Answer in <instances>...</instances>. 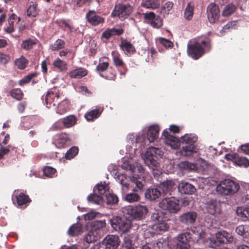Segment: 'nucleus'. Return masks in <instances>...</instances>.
I'll return each instance as SVG.
<instances>
[{"instance_id":"bf43d9fd","label":"nucleus","mask_w":249,"mask_h":249,"mask_svg":"<svg viewBox=\"0 0 249 249\" xmlns=\"http://www.w3.org/2000/svg\"><path fill=\"white\" fill-rule=\"evenodd\" d=\"M121 166L122 169L126 170H128L131 172L132 170H134V165L131 164L130 161H128L125 160H123V162L122 163Z\"/></svg>"},{"instance_id":"a878e982","label":"nucleus","mask_w":249,"mask_h":249,"mask_svg":"<svg viewBox=\"0 0 249 249\" xmlns=\"http://www.w3.org/2000/svg\"><path fill=\"white\" fill-rule=\"evenodd\" d=\"M174 186L175 183L173 180L167 179L160 183L158 188L162 194L166 195L169 193L170 194V192L172 191Z\"/></svg>"},{"instance_id":"f704fd0d","label":"nucleus","mask_w":249,"mask_h":249,"mask_svg":"<svg viewBox=\"0 0 249 249\" xmlns=\"http://www.w3.org/2000/svg\"><path fill=\"white\" fill-rule=\"evenodd\" d=\"M120 47L123 51L126 52L125 53L127 54L133 53L135 51L133 45L127 41L122 42L120 44Z\"/></svg>"},{"instance_id":"8fccbe9b","label":"nucleus","mask_w":249,"mask_h":249,"mask_svg":"<svg viewBox=\"0 0 249 249\" xmlns=\"http://www.w3.org/2000/svg\"><path fill=\"white\" fill-rule=\"evenodd\" d=\"M78 153V148L77 147L73 146L70 148L65 154V158L68 160H71L74 158Z\"/></svg>"},{"instance_id":"ddd939ff","label":"nucleus","mask_w":249,"mask_h":249,"mask_svg":"<svg viewBox=\"0 0 249 249\" xmlns=\"http://www.w3.org/2000/svg\"><path fill=\"white\" fill-rule=\"evenodd\" d=\"M132 11V8L130 5L118 3L115 6L111 16L117 17L120 19L124 20L128 17Z\"/></svg>"},{"instance_id":"dca6fc26","label":"nucleus","mask_w":249,"mask_h":249,"mask_svg":"<svg viewBox=\"0 0 249 249\" xmlns=\"http://www.w3.org/2000/svg\"><path fill=\"white\" fill-rule=\"evenodd\" d=\"M143 15L145 22L153 28H160L162 26L161 19L159 16H156L153 12L145 13Z\"/></svg>"},{"instance_id":"49530a36","label":"nucleus","mask_w":249,"mask_h":249,"mask_svg":"<svg viewBox=\"0 0 249 249\" xmlns=\"http://www.w3.org/2000/svg\"><path fill=\"white\" fill-rule=\"evenodd\" d=\"M236 9V7L233 4L230 3L225 6L222 11V15L225 17L230 16L233 13Z\"/></svg>"},{"instance_id":"338daca9","label":"nucleus","mask_w":249,"mask_h":249,"mask_svg":"<svg viewBox=\"0 0 249 249\" xmlns=\"http://www.w3.org/2000/svg\"><path fill=\"white\" fill-rule=\"evenodd\" d=\"M235 22H236L235 21L228 22L220 31L221 33L222 34L223 32H225L227 30L234 28Z\"/></svg>"},{"instance_id":"7c9ffc66","label":"nucleus","mask_w":249,"mask_h":249,"mask_svg":"<svg viewBox=\"0 0 249 249\" xmlns=\"http://www.w3.org/2000/svg\"><path fill=\"white\" fill-rule=\"evenodd\" d=\"M124 31L122 29H107L102 34V37L106 39L109 38L111 36L114 35H120L123 34Z\"/></svg>"},{"instance_id":"37998d69","label":"nucleus","mask_w":249,"mask_h":249,"mask_svg":"<svg viewBox=\"0 0 249 249\" xmlns=\"http://www.w3.org/2000/svg\"><path fill=\"white\" fill-rule=\"evenodd\" d=\"M53 66L57 69L59 71H63L67 70V63L60 59H57L53 63Z\"/></svg>"},{"instance_id":"f257e3e1","label":"nucleus","mask_w":249,"mask_h":249,"mask_svg":"<svg viewBox=\"0 0 249 249\" xmlns=\"http://www.w3.org/2000/svg\"><path fill=\"white\" fill-rule=\"evenodd\" d=\"M143 170L142 166L137 162L135 165H134V170L131 171L134 174L130 180H128L123 174L118 175L116 178L122 185L123 191H125L131 187L133 188L132 190L134 192H139L141 191L144 182L143 177H142Z\"/></svg>"},{"instance_id":"6e6d98bb","label":"nucleus","mask_w":249,"mask_h":249,"mask_svg":"<svg viewBox=\"0 0 249 249\" xmlns=\"http://www.w3.org/2000/svg\"><path fill=\"white\" fill-rule=\"evenodd\" d=\"M37 15L36 6L35 4L30 5L27 10V15L29 17H35Z\"/></svg>"},{"instance_id":"2f4dec72","label":"nucleus","mask_w":249,"mask_h":249,"mask_svg":"<svg viewBox=\"0 0 249 249\" xmlns=\"http://www.w3.org/2000/svg\"><path fill=\"white\" fill-rule=\"evenodd\" d=\"M83 226L80 223H77L71 226L68 231V233L70 236H76L82 232Z\"/></svg>"},{"instance_id":"f8f14e48","label":"nucleus","mask_w":249,"mask_h":249,"mask_svg":"<svg viewBox=\"0 0 249 249\" xmlns=\"http://www.w3.org/2000/svg\"><path fill=\"white\" fill-rule=\"evenodd\" d=\"M191 237L189 232H185L179 234L174 238V249H190V243Z\"/></svg>"},{"instance_id":"09e8293b","label":"nucleus","mask_w":249,"mask_h":249,"mask_svg":"<svg viewBox=\"0 0 249 249\" xmlns=\"http://www.w3.org/2000/svg\"><path fill=\"white\" fill-rule=\"evenodd\" d=\"M84 239L87 243H90L97 240L98 236L94 234V231H90L85 235Z\"/></svg>"},{"instance_id":"6ab92c4d","label":"nucleus","mask_w":249,"mask_h":249,"mask_svg":"<svg viewBox=\"0 0 249 249\" xmlns=\"http://www.w3.org/2000/svg\"><path fill=\"white\" fill-rule=\"evenodd\" d=\"M225 159L233 161L235 164L240 166L248 167L249 166V160L248 159L245 157H239L235 153L226 155Z\"/></svg>"},{"instance_id":"58836bf2","label":"nucleus","mask_w":249,"mask_h":249,"mask_svg":"<svg viewBox=\"0 0 249 249\" xmlns=\"http://www.w3.org/2000/svg\"><path fill=\"white\" fill-rule=\"evenodd\" d=\"M76 122V118L74 115H69L63 119L64 125L66 127L73 126Z\"/></svg>"},{"instance_id":"79ce46f5","label":"nucleus","mask_w":249,"mask_h":249,"mask_svg":"<svg viewBox=\"0 0 249 249\" xmlns=\"http://www.w3.org/2000/svg\"><path fill=\"white\" fill-rule=\"evenodd\" d=\"M194 15V6L191 5L189 2L188 3L187 7L185 9L184 13V18L188 20H191Z\"/></svg>"},{"instance_id":"20e7f679","label":"nucleus","mask_w":249,"mask_h":249,"mask_svg":"<svg viewBox=\"0 0 249 249\" xmlns=\"http://www.w3.org/2000/svg\"><path fill=\"white\" fill-rule=\"evenodd\" d=\"M59 98V95L56 93L54 95L53 91L49 90L47 92L45 97V102L47 107L50 108L51 107L52 101L53 100V107H55L58 105L56 112L60 114H63L66 112L69 108V102L67 100H63L61 103L57 101Z\"/></svg>"},{"instance_id":"1a4fd4ad","label":"nucleus","mask_w":249,"mask_h":249,"mask_svg":"<svg viewBox=\"0 0 249 249\" xmlns=\"http://www.w3.org/2000/svg\"><path fill=\"white\" fill-rule=\"evenodd\" d=\"M108 189L109 187L107 184H97L93 189L94 193L88 196V201L93 204L102 205L104 202V195Z\"/></svg>"},{"instance_id":"f3484780","label":"nucleus","mask_w":249,"mask_h":249,"mask_svg":"<svg viewBox=\"0 0 249 249\" xmlns=\"http://www.w3.org/2000/svg\"><path fill=\"white\" fill-rule=\"evenodd\" d=\"M196 217V213L194 211H189L181 214L179 216L178 219L181 223L189 226L195 223Z\"/></svg>"},{"instance_id":"aec40b11","label":"nucleus","mask_w":249,"mask_h":249,"mask_svg":"<svg viewBox=\"0 0 249 249\" xmlns=\"http://www.w3.org/2000/svg\"><path fill=\"white\" fill-rule=\"evenodd\" d=\"M215 238L218 241L219 245L223 244H230L233 241L232 235L225 231H219L216 232Z\"/></svg>"},{"instance_id":"4c0bfd02","label":"nucleus","mask_w":249,"mask_h":249,"mask_svg":"<svg viewBox=\"0 0 249 249\" xmlns=\"http://www.w3.org/2000/svg\"><path fill=\"white\" fill-rule=\"evenodd\" d=\"M108 193V189L104 195V200L106 199L107 204H113L117 203L118 199L117 196L113 194Z\"/></svg>"},{"instance_id":"9d476101","label":"nucleus","mask_w":249,"mask_h":249,"mask_svg":"<svg viewBox=\"0 0 249 249\" xmlns=\"http://www.w3.org/2000/svg\"><path fill=\"white\" fill-rule=\"evenodd\" d=\"M112 227L116 231L125 232L131 228V222L124 218L114 217L109 220Z\"/></svg>"},{"instance_id":"a19ab883","label":"nucleus","mask_w":249,"mask_h":249,"mask_svg":"<svg viewBox=\"0 0 249 249\" xmlns=\"http://www.w3.org/2000/svg\"><path fill=\"white\" fill-rule=\"evenodd\" d=\"M156 42L157 44H161L165 47L166 49L172 48L173 46V43L172 41L163 37L156 38Z\"/></svg>"},{"instance_id":"b1692460","label":"nucleus","mask_w":249,"mask_h":249,"mask_svg":"<svg viewBox=\"0 0 249 249\" xmlns=\"http://www.w3.org/2000/svg\"><path fill=\"white\" fill-rule=\"evenodd\" d=\"M178 190L181 194L191 195L195 192L196 189L192 184L182 181L179 183Z\"/></svg>"},{"instance_id":"412c9836","label":"nucleus","mask_w":249,"mask_h":249,"mask_svg":"<svg viewBox=\"0 0 249 249\" xmlns=\"http://www.w3.org/2000/svg\"><path fill=\"white\" fill-rule=\"evenodd\" d=\"M205 207L208 213L212 215H216L220 212V202L216 200L211 199L208 201L205 204Z\"/></svg>"},{"instance_id":"39448f33","label":"nucleus","mask_w":249,"mask_h":249,"mask_svg":"<svg viewBox=\"0 0 249 249\" xmlns=\"http://www.w3.org/2000/svg\"><path fill=\"white\" fill-rule=\"evenodd\" d=\"M163 153L160 148L149 147L145 153L144 157L143 158V161L149 168L154 170L158 165V160L161 157Z\"/></svg>"},{"instance_id":"c85d7f7f","label":"nucleus","mask_w":249,"mask_h":249,"mask_svg":"<svg viewBox=\"0 0 249 249\" xmlns=\"http://www.w3.org/2000/svg\"><path fill=\"white\" fill-rule=\"evenodd\" d=\"M29 199L28 196L23 193H20L19 195L16 194L15 197L12 198L13 202H16L18 206L26 204L30 201Z\"/></svg>"},{"instance_id":"cd10ccee","label":"nucleus","mask_w":249,"mask_h":249,"mask_svg":"<svg viewBox=\"0 0 249 249\" xmlns=\"http://www.w3.org/2000/svg\"><path fill=\"white\" fill-rule=\"evenodd\" d=\"M20 20V18L14 13L12 14L8 19V27L5 28L4 30L8 33H11L14 31V23L16 21L18 23Z\"/></svg>"},{"instance_id":"a211bd4d","label":"nucleus","mask_w":249,"mask_h":249,"mask_svg":"<svg viewBox=\"0 0 249 249\" xmlns=\"http://www.w3.org/2000/svg\"><path fill=\"white\" fill-rule=\"evenodd\" d=\"M162 138L164 139V142L170 145L172 148L176 149L180 146L178 139L170 135L167 130H164L162 133Z\"/></svg>"},{"instance_id":"c9c22d12","label":"nucleus","mask_w":249,"mask_h":249,"mask_svg":"<svg viewBox=\"0 0 249 249\" xmlns=\"http://www.w3.org/2000/svg\"><path fill=\"white\" fill-rule=\"evenodd\" d=\"M179 166L180 168L189 171H196L197 170V167L196 164L187 161L180 162Z\"/></svg>"},{"instance_id":"c03bdc74","label":"nucleus","mask_w":249,"mask_h":249,"mask_svg":"<svg viewBox=\"0 0 249 249\" xmlns=\"http://www.w3.org/2000/svg\"><path fill=\"white\" fill-rule=\"evenodd\" d=\"M55 141L59 147H61L69 141V139L66 135L61 134L55 137Z\"/></svg>"},{"instance_id":"2eb2a0df","label":"nucleus","mask_w":249,"mask_h":249,"mask_svg":"<svg viewBox=\"0 0 249 249\" xmlns=\"http://www.w3.org/2000/svg\"><path fill=\"white\" fill-rule=\"evenodd\" d=\"M207 18L211 23H214L218 20L220 16V11L216 4L210 3L207 9Z\"/></svg>"},{"instance_id":"052dcab7","label":"nucleus","mask_w":249,"mask_h":249,"mask_svg":"<svg viewBox=\"0 0 249 249\" xmlns=\"http://www.w3.org/2000/svg\"><path fill=\"white\" fill-rule=\"evenodd\" d=\"M36 42L32 39H27L23 41L22 43V47L25 50H29L33 47Z\"/></svg>"},{"instance_id":"c756f323","label":"nucleus","mask_w":249,"mask_h":249,"mask_svg":"<svg viewBox=\"0 0 249 249\" xmlns=\"http://www.w3.org/2000/svg\"><path fill=\"white\" fill-rule=\"evenodd\" d=\"M236 213L243 221H247L249 218V207H239L236 209Z\"/></svg>"},{"instance_id":"680f3d73","label":"nucleus","mask_w":249,"mask_h":249,"mask_svg":"<svg viewBox=\"0 0 249 249\" xmlns=\"http://www.w3.org/2000/svg\"><path fill=\"white\" fill-rule=\"evenodd\" d=\"M56 172V170L50 166H46L43 169L44 175L47 177H52Z\"/></svg>"},{"instance_id":"423d86ee","label":"nucleus","mask_w":249,"mask_h":249,"mask_svg":"<svg viewBox=\"0 0 249 249\" xmlns=\"http://www.w3.org/2000/svg\"><path fill=\"white\" fill-rule=\"evenodd\" d=\"M210 41L207 40H201L196 41L192 44H188L187 52L189 56L195 59H197L200 57L205 52V49L209 50Z\"/></svg>"},{"instance_id":"f03ea898","label":"nucleus","mask_w":249,"mask_h":249,"mask_svg":"<svg viewBox=\"0 0 249 249\" xmlns=\"http://www.w3.org/2000/svg\"><path fill=\"white\" fill-rule=\"evenodd\" d=\"M127 141L132 143V146L126 147V154L129 155L131 160L135 157V151L137 147L144 146L146 142L147 137L146 134L143 131L138 133L135 136L133 134H129L127 137Z\"/></svg>"},{"instance_id":"72a5a7b5","label":"nucleus","mask_w":249,"mask_h":249,"mask_svg":"<svg viewBox=\"0 0 249 249\" xmlns=\"http://www.w3.org/2000/svg\"><path fill=\"white\" fill-rule=\"evenodd\" d=\"M141 5L146 8L156 9L160 7V1L159 0H145L142 2Z\"/></svg>"},{"instance_id":"6e6552de","label":"nucleus","mask_w":249,"mask_h":249,"mask_svg":"<svg viewBox=\"0 0 249 249\" xmlns=\"http://www.w3.org/2000/svg\"><path fill=\"white\" fill-rule=\"evenodd\" d=\"M239 184L229 178L221 180L216 186V191L223 195H231L236 193L239 189Z\"/></svg>"},{"instance_id":"69168bd1","label":"nucleus","mask_w":249,"mask_h":249,"mask_svg":"<svg viewBox=\"0 0 249 249\" xmlns=\"http://www.w3.org/2000/svg\"><path fill=\"white\" fill-rule=\"evenodd\" d=\"M108 67V62L100 63L96 67V70L98 71H104Z\"/></svg>"},{"instance_id":"603ef678","label":"nucleus","mask_w":249,"mask_h":249,"mask_svg":"<svg viewBox=\"0 0 249 249\" xmlns=\"http://www.w3.org/2000/svg\"><path fill=\"white\" fill-rule=\"evenodd\" d=\"M65 42L64 41L58 39L53 44L51 45V49L53 51L58 50L64 47Z\"/></svg>"},{"instance_id":"774afa93","label":"nucleus","mask_w":249,"mask_h":249,"mask_svg":"<svg viewBox=\"0 0 249 249\" xmlns=\"http://www.w3.org/2000/svg\"><path fill=\"white\" fill-rule=\"evenodd\" d=\"M98 213L94 212H91L84 214V218L86 220H91L94 219Z\"/></svg>"},{"instance_id":"7ed1b4c3","label":"nucleus","mask_w":249,"mask_h":249,"mask_svg":"<svg viewBox=\"0 0 249 249\" xmlns=\"http://www.w3.org/2000/svg\"><path fill=\"white\" fill-rule=\"evenodd\" d=\"M197 137L193 134H185L181 137L180 142L184 144L180 150V154L185 157H190L193 153L197 152L198 148L195 145Z\"/></svg>"},{"instance_id":"5fc2aeb1","label":"nucleus","mask_w":249,"mask_h":249,"mask_svg":"<svg viewBox=\"0 0 249 249\" xmlns=\"http://www.w3.org/2000/svg\"><path fill=\"white\" fill-rule=\"evenodd\" d=\"M165 219H164L163 222H159L158 223L155 225L154 227L155 229L159 230V231H167L169 228V226L166 222H165Z\"/></svg>"},{"instance_id":"473e14b6","label":"nucleus","mask_w":249,"mask_h":249,"mask_svg":"<svg viewBox=\"0 0 249 249\" xmlns=\"http://www.w3.org/2000/svg\"><path fill=\"white\" fill-rule=\"evenodd\" d=\"M88 74L86 69L83 68H78L73 70L70 72L69 75L73 78H81Z\"/></svg>"},{"instance_id":"393cba45","label":"nucleus","mask_w":249,"mask_h":249,"mask_svg":"<svg viewBox=\"0 0 249 249\" xmlns=\"http://www.w3.org/2000/svg\"><path fill=\"white\" fill-rule=\"evenodd\" d=\"M160 131L159 126L158 125H153L149 127L147 133V140L149 142H152L158 138Z\"/></svg>"},{"instance_id":"13d9d810","label":"nucleus","mask_w":249,"mask_h":249,"mask_svg":"<svg viewBox=\"0 0 249 249\" xmlns=\"http://www.w3.org/2000/svg\"><path fill=\"white\" fill-rule=\"evenodd\" d=\"M27 60L24 57H20L15 61V64L21 70L24 69L27 64Z\"/></svg>"},{"instance_id":"4468645a","label":"nucleus","mask_w":249,"mask_h":249,"mask_svg":"<svg viewBox=\"0 0 249 249\" xmlns=\"http://www.w3.org/2000/svg\"><path fill=\"white\" fill-rule=\"evenodd\" d=\"M120 243L118 235H108L102 241L105 249H117Z\"/></svg>"},{"instance_id":"0eeeda50","label":"nucleus","mask_w":249,"mask_h":249,"mask_svg":"<svg viewBox=\"0 0 249 249\" xmlns=\"http://www.w3.org/2000/svg\"><path fill=\"white\" fill-rule=\"evenodd\" d=\"M147 212L146 207L142 205H129L122 208L124 215L130 219L141 220L144 217Z\"/></svg>"},{"instance_id":"ea45409f","label":"nucleus","mask_w":249,"mask_h":249,"mask_svg":"<svg viewBox=\"0 0 249 249\" xmlns=\"http://www.w3.org/2000/svg\"><path fill=\"white\" fill-rule=\"evenodd\" d=\"M249 227L246 225H239L235 229L236 232L243 237L249 235Z\"/></svg>"},{"instance_id":"e433bc0d","label":"nucleus","mask_w":249,"mask_h":249,"mask_svg":"<svg viewBox=\"0 0 249 249\" xmlns=\"http://www.w3.org/2000/svg\"><path fill=\"white\" fill-rule=\"evenodd\" d=\"M151 220L155 222V225L159 222H163L166 219L163 213L159 211H155L151 216Z\"/></svg>"},{"instance_id":"864d4df0","label":"nucleus","mask_w":249,"mask_h":249,"mask_svg":"<svg viewBox=\"0 0 249 249\" xmlns=\"http://www.w3.org/2000/svg\"><path fill=\"white\" fill-rule=\"evenodd\" d=\"M10 95L17 100H20L22 98L23 93L20 89H15L10 91Z\"/></svg>"},{"instance_id":"4d7b16f0","label":"nucleus","mask_w":249,"mask_h":249,"mask_svg":"<svg viewBox=\"0 0 249 249\" xmlns=\"http://www.w3.org/2000/svg\"><path fill=\"white\" fill-rule=\"evenodd\" d=\"M113 60L114 65L116 67H124V64L122 59L120 58V56L117 53H113Z\"/></svg>"},{"instance_id":"a18cd8bd","label":"nucleus","mask_w":249,"mask_h":249,"mask_svg":"<svg viewBox=\"0 0 249 249\" xmlns=\"http://www.w3.org/2000/svg\"><path fill=\"white\" fill-rule=\"evenodd\" d=\"M100 115L99 110L97 109L92 110L85 115L86 119L88 121H92V120L98 117Z\"/></svg>"},{"instance_id":"5701e85b","label":"nucleus","mask_w":249,"mask_h":249,"mask_svg":"<svg viewBox=\"0 0 249 249\" xmlns=\"http://www.w3.org/2000/svg\"><path fill=\"white\" fill-rule=\"evenodd\" d=\"M86 19L89 23L93 26H96L104 22V18L97 15L94 10L89 11L86 14Z\"/></svg>"},{"instance_id":"4be33fe9","label":"nucleus","mask_w":249,"mask_h":249,"mask_svg":"<svg viewBox=\"0 0 249 249\" xmlns=\"http://www.w3.org/2000/svg\"><path fill=\"white\" fill-rule=\"evenodd\" d=\"M205 239L203 241V243L206 246H208L212 248H216L219 247V243L216 239L213 237H206V233L203 231H201L198 234V240H201Z\"/></svg>"},{"instance_id":"de8ad7c7","label":"nucleus","mask_w":249,"mask_h":249,"mask_svg":"<svg viewBox=\"0 0 249 249\" xmlns=\"http://www.w3.org/2000/svg\"><path fill=\"white\" fill-rule=\"evenodd\" d=\"M140 199V196L136 193H131L126 195L124 199L129 202L133 203L138 201Z\"/></svg>"},{"instance_id":"e2e57ef3","label":"nucleus","mask_w":249,"mask_h":249,"mask_svg":"<svg viewBox=\"0 0 249 249\" xmlns=\"http://www.w3.org/2000/svg\"><path fill=\"white\" fill-rule=\"evenodd\" d=\"M36 75V73H32L26 76L23 78L19 80V85L20 86H22L26 83H29L31 80V79Z\"/></svg>"},{"instance_id":"9b49d317","label":"nucleus","mask_w":249,"mask_h":249,"mask_svg":"<svg viewBox=\"0 0 249 249\" xmlns=\"http://www.w3.org/2000/svg\"><path fill=\"white\" fill-rule=\"evenodd\" d=\"M159 207L170 213H176L180 210L178 200L174 197L165 198L160 202Z\"/></svg>"},{"instance_id":"0e129e2a","label":"nucleus","mask_w":249,"mask_h":249,"mask_svg":"<svg viewBox=\"0 0 249 249\" xmlns=\"http://www.w3.org/2000/svg\"><path fill=\"white\" fill-rule=\"evenodd\" d=\"M123 249H134L132 245V241L128 237H125L124 238L123 243L122 244Z\"/></svg>"},{"instance_id":"3c124183","label":"nucleus","mask_w":249,"mask_h":249,"mask_svg":"<svg viewBox=\"0 0 249 249\" xmlns=\"http://www.w3.org/2000/svg\"><path fill=\"white\" fill-rule=\"evenodd\" d=\"M173 6V3L171 1H167L163 5L161 13L163 14L164 17L169 14V12L172 8Z\"/></svg>"},{"instance_id":"bb28decb","label":"nucleus","mask_w":249,"mask_h":249,"mask_svg":"<svg viewBox=\"0 0 249 249\" xmlns=\"http://www.w3.org/2000/svg\"><path fill=\"white\" fill-rule=\"evenodd\" d=\"M161 193L159 188H149L145 193V197L146 199L153 200L158 198Z\"/></svg>"}]
</instances>
